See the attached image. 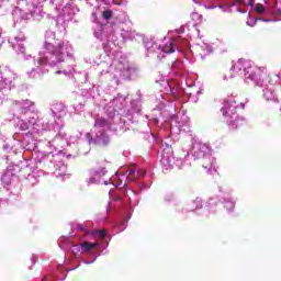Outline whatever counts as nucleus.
<instances>
[{
    "label": "nucleus",
    "instance_id": "1",
    "mask_svg": "<svg viewBox=\"0 0 281 281\" xmlns=\"http://www.w3.org/2000/svg\"><path fill=\"white\" fill-rule=\"evenodd\" d=\"M221 113L225 119L224 122H227L228 126H236V122H238V105H236V100L225 101Z\"/></svg>",
    "mask_w": 281,
    "mask_h": 281
},
{
    "label": "nucleus",
    "instance_id": "21",
    "mask_svg": "<svg viewBox=\"0 0 281 281\" xmlns=\"http://www.w3.org/2000/svg\"><path fill=\"white\" fill-rule=\"evenodd\" d=\"M234 128H238V126H236V125H235V127H234Z\"/></svg>",
    "mask_w": 281,
    "mask_h": 281
},
{
    "label": "nucleus",
    "instance_id": "14",
    "mask_svg": "<svg viewBox=\"0 0 281 281\" xmlns=\"http://www.w3.org/2000/svg\"><path fill=\"white\" fill-rule=\"evenodd\" d=\"M40 65H47V58L42 57L38 59Z\"/></svg>",
    "mask_w": 281,
    "mask_h": 281
},
{
    "label": "nucleus",
    "instance_id": "10",
    "mask_svg": "<svg viewBox=\"0 0 281 281\" xmlns=\"http://www.w3.org/2000/svg\"><path fill=\"white\" fill-rule=\"evenodd\" d=\"M95 234H99V238L101 240H104L105 236H106V231L101 229V231H95Z\"/></svg>",
    "mask_w": 281,
    "mask_h": 281
},
{
    "label": "nucleus",
    "instance_id": "11",
    "mask_svg": "<svg viewBox=\"0 0 281 281\" xmlns=\"http://www.w3.org/2000/svg\"><path fill=\"white\" fill-rule=\"evenodd\" d=\"M255 12H257L258 14H262V12H265V7L262 4H257L255 8Z\"/></svg>",
    "mask_w": 281,
    "mask_h": 281
},
{
    "label": "nucleus",
    "instance_id": "7",
    "mask_svg": "<svg viewBox=\"0 0 281 281\" xmlns=\"http://www.w3.org/2000/svg\"><path fill=\"white\" fill-rule=\"evenodd\" d=\"M246 78H248V80H260V69L256 71H247L246 72Z\"/></svg>",
    "mask_w": 281,
    "mask_h": 281
},
{
    "label": "nucleus",
    "instance_id": "8",
    "mask_svg": "<svg viewBox=\"0 0 281 281\" xmlns=\"http://www.w3.org/2000/svg\"><path fill=\"white\" fill-rule=\"evenodd\" d=\"M125 175L128 179V181H135L137 179V176H135V169L134 167H130L126 171Z\"/></svg>",
    "mask_w": 281,
    "mask_h": 281
},
{
    "label": "nucleus",
    "instance_id": "6",
    "mask_svg": "<svg viewBox=\"0 0 281 281\" xmlns=\"http://www.w3.org/2000/svg\"><path fill=\"white\" fill-rule=\"evenodd\" d=\"M162 52L165 54H175V42L173 41H170L168 44H166L164 47H162Z\"/></svg>",
    "mask_w": 281,
    "mask_h": 281
},
{
    "label": "nucleus",
    "instance_id": "16",
    "mask_svg": "<svg viewBox=\"0 0 281 281\" xmlns=\"http://www.w3.org/2000/svg\"><path fill=\"white\" fill-rule=\"evenodd\" d=\"M241 109H245V103H240Z\"/></svg>",
    "mask_w": 281,
    "mask_h": 281
},
{
    "label": "nucleus",
    "instance_id": "15",
    "mask_svg": "<svg viewBox=\"0 0 281 281\" xmlns=\"http://www.w3.org/2000/svg\"><path fill=\"white\" fill-rule=\"evenodd\" d=\"M53 54H55V56H60V54L63 53H60V49H58V50H53Z\"/></svg>",
    "mask_w": 281,
    "mask_h": 281
},
{
    "label": "nucleus",
    "instance_id": "17",
    "mask_svg": "<svg viewBox=\"0 0 281 281\" xmlns=\"http://www.w3.org/2000/svg\"><path fill=\"white\" fill-rule=\"evenodd\" d=\"M50 47H52V44H48V45H47V49H49Z\"/></svg>",
    "mask_w": 281,
    "mask_h": 281
},
{
    "label": "nucleus",
    "instance_id": "12",
    "mask_svg": "<svg viewBox=\"0 0 281 281\" xmlns=\"http://www.w3.org/2000/svg\"><path fill=\"white\" fill-rule=\"evenodd\" d=\"M77 229H79L80 232H85V234H89V231L87 229V226L83 225V224H78Z\"/></svg>",
    "mask_w": 281,
    "mask_h": 281
},
{
    "label": "nucleus",
    "instance_id": "18",
    "mask_svg": "<svg viewBox=\"0 0 281 281\" xmlns=\"http://www.w3.org/2000/svg\"><path fill=\"white\" fill-rule=\"evenodd\" d=\"M59 49H63V44H59Z\"/></svg>",
    "mask_w": 281,
    "mask_h": 281
},
{
    "label": "nucleus",
    "instance_id": "19",
    "mask_svg": "<svg viewBox=\"0 0 281 281\" xmlns=\"http://www.w3.org/2000/svg\"><path fill=\"white\" fill-rule=\"evenodd\" d=\"M56 74H63V71H60V70H57V71H56Z\"/></svg>",
    "mask_w": 281,
    "mask_h": 281
},
{
    "label": "nucleus",
    "instance_id": "4",
    "mask_svg": "<svg viewBox=\"0 0 281 281\" xmlns=\"http://www.w3.org/2000/svg\"><path fill=\"white\" fill-rule=\"evenodd\" d=\"M99 144H101V146H109V144H111V137H109L106 132H102L99 136Z\"/></svg>",
    "mask_w": 281,
    "mask_h": 281
},
{
    "label": "nucleus",
    "instance_id": "3",
    "mask_svg": "<svg viewBox=\"0 0 281 281\" xmlns=\"http://www.w3.org/2000/svg\"><path fill=\"white\" fill-rule=\"evenodd\" d=\"M81 252L82 254H89L93 251L97 247H100L99 243H90V241H82L81 245Z\"/></svg>",
    "mask_w": 281,
    "mask_h": 281
},
{
    "label": "nucleus",
    "instance_id": "9",
    "mask_svg": "<svg viewBox=\"0 0 281 281\" xmlns=\"http://www.w3.org/2000/svg\"><path fill=\"white\" fill-rule=\"evenodd\" d=\"M102 16H103V19H105V21H109L113 16V11L105 10L102 12Z\"/></svg>",
    "mask_w": 281,
    "mask_h": 281
},
{
    "label": "nucleus",
    "instance_id": "2",
    "mask_svg": "<svg viewBox=\"0 0 281 281\" xmlns=\"http://www.w3.org/2000/svg\"><path fill=\"white\" fill-rule=\"evenodd\" d=\"M207 149V145L202 144V168H204V170H207V172H212V168H214V164H216V158H214V156L210 154H206Z\"/></svg>",
    "mask_w": 281,
    "mask_h": 281
},
{
    "label": "nucleus",
    "instance_id": "5",
    "mask_svg": "<svg viewBox=\"0 0 281 281\" xmlns=\"http://www.w3.org/2000/svg\"><path fill=\"white\" fill-rule=\"evenodd\" d=\"M105 126H109V121L104 117H98L94 122V127L97 128H105Z\"/></svg>",
    "mask_w": 281,
    "mask_h": 281
},
{
    "label": "nucleus",
    "instance_id": "13",
    "mask_svg": "<svg viewBox=\"0 0 281 281\" xmlns=\"http://www.w3.org/2000/svg\"><path fill=\"white\" fill-rule=\"evenodd\" d=\"M225 207L227 210H234V207H236V204L234 202H227V204L225 205Z\"/></svg>",
    "mask_w": 281,
    "mask_h": 281
},
{
    "label": "nucleus",
    "instance_id": "20",
    "mask_svg": "<svg viewBox=\"0 0 281 281\" xmlns=\"http://www.w3.org/2000/svg\"><path fill=\"white\" fill-rule=\"evenodd\" d=\"M239 3H243V0H238Z\"/></svg>",
    "mask_w": 281,
    "mask_h": 281
}]
</instances>
